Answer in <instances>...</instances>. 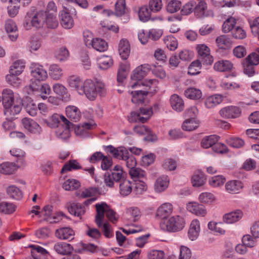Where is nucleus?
I'll return each mask as SVG.
<instances>
[{
    "mask_svg": "<svg viewBox=\"0 0 259 259\" xmlns=\"http://www.w3.org/2000/svg\"><path fill=\"white\" fill-rule=\"evenodd\" d=\"M61 24L65 29H70L74 25V21L69 13L62 11L61 14Z\"/></svg>",
    "mask_w": 259,
    "mask_h": 259,
    "instance_id": "obj_25",
    "label": "nucleus"
},
{
    "mask_svg": "<svg viewBox=\"0 0 259 259\" xmlns=\"http://www.w3.org/2000/svg\"><path fill=\"white\" fill-rule=\"evenodd\" d=\"M66 114L68 118L74 122L78 121L81 117V113L78 108L74 106H68L66 108Z\"/></svg>",
    "mask_w": 259,
    "mask_h": 259,
    "instance_id": "obj_20",
    "label": "nucleus"
},
{
    "mask_svg": "<svg viewBox=\"0 0 259 259\" xmlns=\"http://www.w3.org/2000/svg\"><path fill=\"white\" fill-rule=\"evenodd\" d=\"M199 200L204 203H211L215 200V197L214 195L208 192H204L201 193L199 195Z\"/></svg>",
    "mask_w": 259,
    "mask_h": 259,
    "instance_id": "obj_55",
    "label": "nucleus"
},
{
    "mask_svg": "<svg viewBox=\"0 0 259 259\" xmlns=\"http://www.w3.org/2000/svg\"><path fill=\"white\" fill-rule=\"evenodd\" d=\"M7 193L10 198L16 200H20L23 196L21 191L14 185H11L7 188Z\"/></svg>",
    "mask_w": 259,
    "mask_h": 259,
    "instance_id": "obj_30",
    "label": "nucleus"
},
{
    "mask_svg": "<svg viewBox=\"0 0 259 259\" xmlns=\"http://www.w3.org/2000/svg\"><path fill=\"white\" fill-rule=\"evenodd\" d=\"M129 71V66L127 64H120L118 69L117 80L118 82H122L126 77Z\"/></svg>",
    "mask_w": 259,
    "mask_h": 259,
    "instance_id": "obj_45",
    "label": "nucleus"
},
{
    "mask_svg": "<svg viewBox=\"0 0 259 259\" xmlns=\"http://www.w3.org/2000/svg\"><path fill=\"white\" fill-rule=\"evenodd\" d=\"M187 209L197 216L204 217L207 211L205 207L196 202H189L187 204Z\"/></svg>",
    "mask_w": 259,
    "mask_h": 259,
    "instance_id": "obj_17",
    "label": "nucleus"
},
{
    "mask_svg": "<svg viewBox=\"0 0 259 259\" xmlns=\"http://www.w3.org/2000/svg\"><path fill=\"white\" fill-rule=\"evenodd\" d=\"M133 130L140 135L148 134V136L145 138V140L153 141L156 139V136L151 134L150 129L145 125H136L134 127Z\"/></svg>",
    "mask_w": 259,
    "mask_h": 259,
    "instance_id": "obj_19",
    "label": "nucleus"
},
{
    "mask_svg": "<svg viewBox=\"0 0 259 259\" xmlns=\"http://www.w3.org/2000/svg\"><path fill=\"white\" fill-rule=\"evenodd\" d=\"M99 67L102 70H106L113 65V60L110 56H102L98 58Z\"/></svg>",
    "mask_w": 259,
    "mask_h": 259,
    "instance_id": "obj_31",
    "label": "nucleus"
},
{
    "mask_svg": "<svg viewBox=\"0 0 259 259\" xmlns=\"http://www.w3.org/2000/svg\"><path fill=\"white\" fill-rule=\"evenodd\" d=\"M120 193L122 196L128 195L132 191V186L131 182L126 179L119 183Z\"/></svg>",
    "mask_w": 259,
    "mask_h": 259,
    "instance_id": "obj_34",
    "label": "nucleus"
},
{
    "mask_svg": "<svg viewBox=\"0 0 259 259\" xmlns=\"http://www.w3.org/2000/svg\"><path fill=\"white\" fill-rule=\"evenodd\" d=\"M118 51L123 60L127 59L130 53V46L127 39L120 40L119 43Z\"/></svg>",
    "mask_w": 259,
    "mask_h": 259,
    "instance_id": "obj_22",
    "label": "nucleus"
},
{
    "mask_svg": "<svg viewBox=\"0 0 259 259\" xmlns=\"http://www.w3.org/2000/svg\"><path fill=\"white\" fill-rule=\"evenodd\" d=\"M67 82L71 88H74L78 93L79 89H81L83 85L80 78L76 75L69 76L67 79Z\"/></svg>",
    "mask_w": 259,
    "mask_h": 259,
    "instance_id": "obj_32",
    "label": "nucleus"
},
{
    "mask_svg": "<svg viewBox=\"0 0 259 259\" xmlns=\"http://www.w3.org/2000/svg\"><path fill=\"white\" fill-rule=\"evenodd\" d=\"M161 229L169 232H178L185 226L184 219L179 216L171 217L168 220H163L160 224Z\"/></svg>",
    "mask_w": 259,
    "mask_h": 259,
    "instance_id": "obj_7",
    "label": "nucleus"
},
{
    "mask_svg": "<svg viewBox=\"0 0 259 259\" xmlns=\"http://www.w3.org/2000/svg\"><path fill=\"white\" fill-rule=\"evenodd\" d=\"M195 6L196 2L195 1H191L187 3L183 6L181 11L182 15H187L190 14L194 11Z\"/></svg>",
    "mask_w": 259,
    "mask_h": 259,
    "instance_id": "obj_56",
    "label": "nucleus"
},
{
    "mask_svg": "<svg viewBox=\"0 0 259 259\" xmlns=\"http://www.w3.org/2000/svg\"><path fill=\"white\" fill-rule=\"evenodd\" d=\"M198 113L196 106H192L185 111V117L187 118L182 124L183 130L191 131L196 129L199 125V122L196 120Z\"/></svg>",
    "mask_w": 259,
    "mask_h": 259,
    "instance_id": "obj_6",
    "label": "nucleus"
},
{
    "mask_svg": "<svg viewBox=\"0 0 259 259\" xmlns=\"http://www.w3.org/2000/svg\"><path fill=\"white\" fill-rule=\"evenodd\" d=\"M126 5L125 0H118L115 5V13L116 16H120L125 12Z\"/></svg>",
    "mask_w": 259,
    "mask_h": 259,
    "instance_id": "obj_51",
    "label": "nucleus"
},
{
    "mask_svg": "<svg viewBox=\"0 0 259 259\" xmlns=\"http://www.w3.org/2000/svg\"><path fill=\"white\" fill-rule=\"evenodd\" d=\"M97 214L95 222L99 227L102 226V222L104 219L105 214L108 220L113 223H115L118 220V217L115 211L112 209L105 202L97 203L95 205Z\"/></svg>",
    "mask_w": 259,
    "mask_h": 259,
    "instance_id": "obj_3",
    "label": "nucleus"
},
{
    "mask_svg": "<svg viewBox=\"0 0 259 259\" xmlns=\"http://www.w3.org/2000/svg\"><path fill=\"white\" fill-rule=\"evenodd\" d=\"M236 19L233 17H228V32L231 31L233 36L236 39H243L246 36V32L241 27L234 28Z\"/></svg>",
    "mask_w": 259,
    "mask_h": 259,
    "instance_id": "obj_9",
    "label": "nucleus"
},
{
    "mask_svg": "<svg viewBox=\"0 0 259 259\" xmlns=\"http://www.w3.org/2000/svg\"><path fill=\"white\" fill-rule=\"evenodd\" d=\"M31 75L36 80L42 81L48 77L47 71L42 66L37 64H32L30 67Z\"/></svg>",
    "mask_w": 259,
    "mask_h": 259,
    "instance_id": "obj_11",
    "label": "nucleus"
},
{
    "mask_svg": "<svg viewBox=\"0 0 259 259\" xmlns=\"http://www.w3.org/2000/svg\"><path fill=\"white\" fill-rule=\"evenodd\" d=\"M208 228L209 230L214 231L222 235L226 232L225 226L222 223H217L214 221H211L208 224Z\"/></svg>",
    "mask_w": 259,
    "mask_h": 259,
    "instance_id": "obj_37",
    "label": "nucleus"
},
{
    "mask_svg": "<svg viewBox=\"0 0 259 259\" xmlns=\"http://www.w3.org/2000/svg\"><path fill=\"white\" fill-rule=\"evenodd\" d=\"M128 172L132 178L141 180H145L146 179V172L140 168L135 167L133 169L129 170Z\"/></svg>",
    "mask_w": 259,
    "mask_h": 259,
    "instance_id": "obj_40",
    "label": "nucleus"
},
{
    "mask_svg": "<svg viewBox=\"0 0 259 259\" xmlns=\"http://www.w3.org/2000/svg\"><path fill=\"white\" fill-rule=\"evenodd\" d=\"M69 56V51L66 47L60 48L56 53V57L60 61L66 60Z\"/></svg>",
    "mask_w": 259,
    "mask_h": 259,
    "instance_id": "obj_57",
    "label": "nucleus"
},
{
    "mask_svg": "<svg viewBox=\"0 0 259 259\" xmlns=\"http://www.w3.org/2000/svg\"><path fill=\"white\" fill-rule=\"evenodd\" d=\"M10 5L8 7V13L11 17H15L18 13L20 8V3L10 2Z\"/></svg>",
    "mask_w": 259,
    "mask_h": 259,
    "instance_id": "obj_58",
    "label": "nucleus"
},
{
    "mask_svg": "<svg viewBox=\"0 0 259 259\" xmlns=\"http://www.w3.org/2000/svg\"><path fill=\"white\" fill-rule=\"evenodd\" d=\"M164 252L162 250H153L148 254L149 259H164Z\"/></svg>",
    "mask_w": 259,
    "mask_h": 259,
    "instance_id": "obj_64",
    "label": "nucleus"
},
{
    "mask_svg": "<svg viewBox=\"0 0 259 259\" xmlns=\"http://www.w3.org/2000/svg\"><path fill=\"white\" fill-rule=\"evenodd\" d=\"M226 181V178L222 176H217L212 177L209 180V184L213 187H219L222 185Z\"/></svg>",
    "mask_w": 259,
    "mask_h": 259,
    "instance_id": "obj_61",
    "label": "nucleus"
},
{
    "mask_svg": "<svg viewBox=\"0 0 259 259\" xmlns=\"http://www.w3.org/2000/svg\"><path fill=\"white\" fill-rule=\"evenodd\" d=\"M68 209L70 213L80 218L85 212L84 206L82 204L78 203H71L68 206Z\"/></svg>",
    "mask_w": 259,
    "mask_h": 259,
    "instance_id": "obj_23",
    "label": "nucleus"
},
{
    "mask_svg": "<svg viewBox=\"0 0 259 259\" xmlns=\"http://www.w3.org/2000/svg\"><path fill=\"white\" fill-rule=\"evenodd\" d=\"M242 243L249 248H252L256 245V239L249 234L245 235L242 238Z\"/></svg>",
    "mask_w": 259,
    "mask_h": 259,
    "instance_id": "obj_53",
    "label": "nucleus"
},
{
    "mask_svg": "<svg viewBox=\"0 0 259 259\" xmlns=\"http://www.w3.org/2000/svg\"><path fill=\"white\" fill-rule=\"evenodd\" d=\"M46 19V12L44 11L28 12L25 16L23 25L26 29H29L31 26L40 28L44 25Z\"/></svg>",
    "mask_w": 259,
    "mask_h": 259,
    "instance_id": "obj_4",
    "label": "nucleus"
},
{
    "mask_svg": "<svg viewBox=\"0 0 259 259\" xmlns=\"http://www.w3.org/2000/svg\"><path fill=\"white\" fill-rule=\"evenodd\" d=\"M198 58L203 64L210 65L213 61V57L210 54L209 48L204 44H199L197 46Z\"/></svg>",
    "mask_w": 259,
    "mask_h": 259,
    "instance_id": "obj_8",
    "label": "nucleus"
},
{
    "mask_svg": "<svg viewBox=\"0 0 259 259\" xmlns=\"http://www.w3.org/2000/svg\"><path fill=\"white\" fill-rule=\"evenodd\" d=\"M149 117H144L141 116L140 112L137 111H133L131 112L130 115L128 116V120L130 122H141L145 123Z\"/></svg>",
    "mask_w": 259,
    "mask_h": 259,
    "instance_id": "obj_41",
    "label": "nucleus"
},
{
    "mask_svg": "<svg viewBox=\"0 0 259 259\" xmlns=\"http://www.w3.org/2000/svg\"><path fill=\"white\" fill-rule=\"evenodd\" d=\"M151 69V66L148 64L141 65L136 68L131 75L133 80L140 81Z\"/></svg>",
    "mask_w": 259,
    "mask_h": 259,
    "instance_id": "obj_13",
    "label": "nucleus"
},
{
    "mask_svg": "<svg viewBox=\"0 0 259 259\" xmlns=\"http://www.w3.org/2000/svg\"><path fill=\"white\" fill-rule=\"evenodd\" d=\"M81 168V166L76 160H70L66 163L62 167L61 172L62 174L70 171L72 169H79Z\"/></svg>",
    "mask_w": 259,
    "mask_h": 259,
    "instance_id": "obj_42",
    "label": "nucleus"
},
{
    "mask_svg": "<svg viewBox=\"0 0 259 259\" xmlns=\"http://www.w3.org/2000/svg\"><path fill=\"white\" fill-rule=\"evenodd\" d=\"M181 7V3L180 1L172 0L167 6V11L170 13H174L179 11Z\"/></svg>",
    "mask_w": 259,
    "mask_h": 259,
    "instance_id": "obj_54",
    "label": "nucleus"
},
{
    "mask_svg": "<svg viewBox=\"0 0 259 259\" xmlns=\"http://www.w3.org/2000/svg\"><path fill=\"white\" fill-rule=\"evenodd\" d=\"M169 181L166 176L158 178L155 183L154 189L156 192L160 193L164 191L168 187Z\"/></svg>",
    "mask_w": 259,
    "mask_h": 259,
    "instance_id": "obj_27",
    "label": "nucleus"
},
{
    "mask_svg": "<svg viewBox=\"0 0 259 259\" xmlns=\"http://www.w3.org/2000/svg\"><path fill=\"white\" fill-rule=\"evenodd\" d=\"M29 247L33 248V250L31 252V254L34 259L40 258L39 255L37 254L36 253H39L41 254H45L47 253L46 250L40 246L30 245Z\"/></svg>",
    "mask_w": 259,
    "mask_h": 259,
    "instance_id": "obj_62",
    "label": "nucleus"
},
{
    "mask_svg": "<svg viewBox=\"0 0 259 259\" xmlns=\"http://www.w3.org/2000/svg\"><path fill=\"white\" fill-rule=\"evenodd\" d=\"M215 41L218 47L217 52L223 53L227 49V36L221 35L216 38Z\"/></svg>",
    "mask_w": 259,
    "mask_h": 259,
    "instance_id": "obj_49",
    "label": "nucleus"
},
{
    "mask_svg": "<svg viewBox=\"0 0 259 259\" xmlns=\"http://www.w3.org/2000/svg\"><path fill=\"white\" fill-rule=\"evenodd\" d=\"M18 75L15 73H10L6 76V79L11 85L14 87H18L21 82L20 79L17 76Z\"/></svg>",
    "mask_w": 259,
    "mask_h": 259,
    "instance_id": "obj_59",
    "label": "nucleus"
},
{
    "mask_svg": "<svg viewBox=\"0 0 259 259\" xmlns=\"http://www.w3.org/2000/svg\"><path fill=\"white\" fill-rule=\"evenodd\" d=\"M150 10H149L147 6H144L141 7L139 10V17L141 21L146 22L150 19L151 14Z\"/></svg>",
    "mask_w": 259,
    "mask_h": 259,
    "instance_id": "obj_48",
    "label": "nucleus"
},
{
    "mask_svg": "<svg viewBox=\"0 0 259 259\" xmlns=\"http://www.w3.org/2000/svg\"><path fill=\"white\" fill-rule=\"evenodd\" d=\"M219 137L212 135L204 137L201 142V145L203 148H208L213 147L219 140Z\"/></svg>",
    "mask_w": 259,
    "mask_h": 259,
    "instance_id": "obj_29",
    "label": "nucleus"
},
{
    "mask_svg": "<svg viewBox=\"0 0 259 259\" xmlns=\"http://www.w3.org/2000/svg\"><path fill=\"white\" fill-rule=\"evenodd\" d=\"M170 103L172 109L178 112H181L184 109V101L180 96L176 94H174L171 96Z\"/></svg>",
    "mask_w": 259,
    "mask_h": 259,
    "instance_id": "obj_24",
    "label": "nucleus"
},
{
    "mask_svg": "<svg viewBox=\"0 0 259 259\" xmlns=\"http://www.w3.org/2000/svg\"><path fill=\"white\" fill-rule=\"evenodd\" d=\"M106 92L105 84L100 82L95 83L90 79H87L83 82L81 89H79V94H84L87 98L90 100H94L98 93L101 96L105 94Z\"/></svg>",
    "mask_w": 259,
    "mask_h": 259,
    "instance_id": "obj_2",
    "label": "nucleus"
},
{
    "mask_svg": "<svg viewBox=\"0 0 259 259\" xmlns=\"http://www.w3.org/2000/svg\"><path fill=\"white\" fill-rule=\"evenodd\" d=\"M185 96L191 99L197 100L201 97L202 93L200 90L190 88L185 91Z\"/></svg>",
    "mask_w": 259,
    "mask_h": 259,
    "instance_id": "obj_43",
    "label": "nucleus"
},
{
    "mask_svg": "<svg viewBox=\"0 0 259 259\" xmlns=\"http://www.w3.org/2000/svg\"><path fill=\"white\" fill-rule=\"evenodd\" d=\"M55 236L61 240H72L74 236V231L70 227H62L55 231Z\"/></svg>",
    "mask_w": 259,
    "mask_h": 259,
    "instance_id": "obj_14",
    "label": "nucleus"
},
{
    "mask_svg": "<svg viewBox=\"0 0 259 259\" xmlns=\"http://www.w3.org/2000/svg\"><path fill=\"white\" fill-rule=\"evenodd\" d=\"M2 102L4 108V114L8 119H16L23 106L22 100L15 96L10 89H4L2 93Z\"/></svg>",
    "mask_w": 259,
    "mask_h": 259,
    "instance_id": "obj_1",
    "label": "nucleus"
},
{
    "mask_svg": "<svg viewBox=\"0 0 259 259\" xmlns=\"http://www.w3.org/2000/svg\"><path fill=\"white\" fill-rule=\"evenodd\" d=\"M243 187L242 183L239 180H232L228 182V192L237 194Z\"/></svg>",
    "mask_w": 259,
    "mask_h": 259,
    "instance_id": "obj_33",
    "label": "nucleus"
},
{
    "mask_svg": "<svg viewBox=\"0 0 259 259\" xmlns=\"http://www.w3.org/2000/svg\"><path fill=\"white\" fill-rule=\"evenodd\" d=\"M23 127L31 133L39 134L41 132V127L33 119L24 117L21 120Z\"/></svg>",
    "mask_w": 259,
    "mask_h": 259,
    "instance_id": "obj_10",
    "label": "nucleus"
},
{
    "mask_svg": "<svg viewBox=\"0 0 259 259\" xmlns=\"http://www.w3.org/2000/svg\"><path fill=\"white\" fill-rule=\"evenodd\" d=\"M135 190L137 194H142L147 189V186L144 180H135Z\"/></svg>",
    "mask_w": 259,
    "mask_h": 259,
    "instance_id": "obj_52",
    "label": "nucleus"
},
{
    "mask_svg": "<svg viewBox=\"0 0 259 259\" xmlns=\"http://www.w3.org/2000/svg\"><path fill=\"white\" fill-rule=\"evenodd\" d=\"M206 4L203 1H200L198 5L194 7V13L198 17H202L207 16L205 14L206 11Z\"/></svg>",
    "mask_w": 259,
    "mask_h": 259,
    "instance_id": "obj_38",
    "label": "nucleus"
},
{
    "mask_svg": "<svg viewBox=\"0 0 259 259\" xmlns=\"http://www.w3.org/2000/svg\"><path fill=\"white\" fill-rule=\"evenodd\" d=\"M206 180L204 173L201 171L197 170L192 177V183L194 187H200L204 185Z\"/></svg>",
    "mask_w": 259,
    "mask_h": 259,
    "instance_id": "obj_28",
    "label": "nucleus"
},
{
    "mask_svg": "<svg viewBox=\"0 0 259 259\" xmlns=\"http://www.w3.org/2000/svg\"><path fill=\"white\" fill-rule=\"evenodd\" d=\"M16 165L12 162H4L0 165V172L5 175H11L16 170Z\"/></svg>",
    "mask_w": 259,
    "mask_h": 259,
    "instance_id": "obj_36",
    "label": "nucleus"
},
{
    "mask_svg": "<svg viewBox=\"0 0 259 259\" xmlns=\"http://www.w3.org/2000/svg\"><path fill=\"white\" fill-rule=\"evenodd\" d=\"M54 249L58 254L66 255L70 253L73 250V248L70 244L65 242H58L54 244Z\"/></svg>",
    "mask_w": 259,
    "mask_h": 259,
    "instance_id": "obj_21",
    "label": "nucleus"
},
{
    "mask_svg": "<svg viewBox=\"0 0 259 259\" xmlns=\"http://www.w3.org/2000/svg\"><path fill=\"white\" fill-rule=\"evenodd\" d=\"M50 75L54 79H59L62 75L61 68L56 64L51 65L50 67Z\"/></svg>",
    "mask_w": 259,
    "mask_h": 259,
    "instance_id": "obj_50",
    "label": "nucleus"
},
{
    "mask_svg": "<svg viewBox=\"0 0 259 259\" xmlns=\"http://www.w3.org/2000/svg\"><path fill=\"white\" fill-rule=\"evenodd\" d=\"M148 92L145 90H138L132 91V102L135 104L143 103L145 98L147 96Z\"/></svg>",
    "mask_w": 259,
    "mask_h": 259,
    "instance_id": "obj_26",
    "label": "nucleus"
},
{
    "mask_svg": "<svg viewBox=\"0 0 259 259\" xmlns=\"http://www.w3.org/2000/svg\"><path fill=\"white\" fill-rule=\"evenodd\" d=\"M173 207L170 203H165L158 208L156 215L163 220H166L165 219L171 213Z\"/></svg>",
    "mask_w": 259,
    "mask_h": 259,
    "instance_id": "obj_18",
    "label": "nucleus"
},
{
    "mask_svg": "<svg viewBox=\"0 0 259 259\" xmlns=\"http://www.w3.org/2000/svg\"><path fill=\"white\" fill-rule=\"evenodd\" d=\"M91 45L95 50L99 52H104L106 51L108 48L107 42L99 38H96L93 39Z\"/></svg>",
    "mask_w": 259,
    "mask_h": 259,
    "instance_id": "obj_35",
    "label": "nucleus"
},
{
    "mask_svg": "<svg viewBox=\"0 0 259 259\" xmlns=\"http://www.w3.org/2000/svg\"><path fill=\"white\" fill-rule=\"evenodd\" d=\"M73 127V124L69 120V123L61 125L56 131L57 137L61 139L66 140L70 137V131Z\"/></svg>",
    "mask_w": 259,
    "mask_h": 259,
    "instance_id": "obj_16",
    "label": "nucleus"
},
{
    "mask_svg": "<svg viewBox=\"0 0 259 259\" xmlns=\"http://www.w3.org/2000/svg\"><path fill=\"white\" fill-rule=\"evenodd\" d=\"M243 217V212L239 209L228 213V224H233L239 221Z\"/></svg>",
    "mask_w": 259,
    "mask_h": 259,
    "instance_id": "obj_39",
    "label": "nucleus"
},
{
    "mask_svg": "<svg viewBox=\"0 0 259 259\" xmlns=\"http://www.w3.org/2000/svg\"><path fill=\"white\" fill-rule=\"evenodd\" d=\"M193 52L188 50H182L179 54L180 59L185 61H190L193 58Z\"/></svg>",
    "mask_w": 259,
    "mask_h": 259,
    "instance_id": "obj_63",
    "label": "nucleus"
},
{
    "mask_svg": "<svg viewBox=\"0 0 259 259\" xmlns=\"http://www.w3.org/2000/svg\"><path fill=\"white\" fill-rule=\"evenodd\" d=\"M80 186V182L75 179H68L63 184V188L66 191L76 189Z\"/></svg>",
    "mask_w": 259,
    "mask_h": 259,
    "instance_id": "obj_47",
    "label": "nucleus"
},
{
    "mask_svg": "<svg viewBox=\"0 0 259 259\" xmlns=\"http://www.w3.org/2000/svg\"><path fill=\"white\" fill-rule=\"evenodd\" d=\"M121 159L125 162L126 165L129 170L133 169L137 165V161L135 156L129 153L125 148H122Z\"/></svg>",
    "mask_w": 259,
    "mask_h": 259,
    "instance_id": "obj_15",
    "label": "nucleus"
},
{
    "mask_svg": "<svg viewBox=\"0 0 259 259\" xmlns=\"http://www.w3.org/2000/svg\"><path fill=\"white\" fill-rule=\"evenodd\" d=\"M60 120L63 124L69 123V120L64 116L57 113L53 114L49 119H45L44 121L50 127L56 128L59 127Z\"/></svg>",
    "mask_w": 259,
    "mask_h": 259,
    "instance_id": "obj_12",
    "label": "nucleus"
},
{
    "mask_svg": "<svg viewBox=\"0 0 259 259\" xmlns=\"http://www.w3.org/2000/svg\"><path fill=\"white\" fill-rule=\"evenodd\" d=\"M25 67L24 63L20 60L15 61L11 66L9 72L10 73H15L16 75H20L23 71Z\"/></svg>",
    "mask_w": 259,
    "mask_h": 259,
    "instance_id": "obj_46",
    "label": "nucleus"
},
{
    "mask_svg": "<svg viewBox=\"0 0 259 259\" xmlns=\"http://www.w3.org/2000/svg\"><path fill=\"white\" fill-rule=\"evenodd\" d=\"M126 173L123 171L121 166L116 165L110 170V172H107L104 175V183L106 186L114 187L115 183H120L126 179Z\"/></svg>",
    "mask_w": 259,
    "mask_h": 259,
    "instance_id": "obj_5",
    "label": "nucleus"
},
{
    "mask_svg": "<svg viewBox=\"0 0 259 259\" xmlns=\"http://www.w3.org/2000/svg\"><path fill=\"white\" fill-rule=\"evenodd\" d=\"M57 14L46 13V19L45 24L48 28H56L58 26V21L56 17Z\"/></svg>",
    "mask_w": 259,
    "mask_h": 259,
    "instance_id": "obj_44",
    "label": "nucleus"
},
{
    "mask_svg": "<svg viewBox=\"0 0 259 259\" xmlns=\"http://www.w3.org/2000/svg\"><path fill=\"white\" fill-rule=\"evenodd\" d=\"M162 4L161 0H150L149 7L150 11L157 12L160 11L162 8Z\"/></svg>",
    "mask_w": 259,
    "mask_h": 259,
    "instance_id": "obj_60",
    "label": "nucleus"
}]
</instances>
